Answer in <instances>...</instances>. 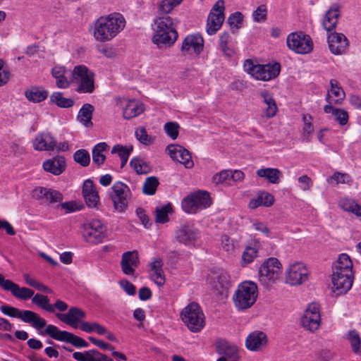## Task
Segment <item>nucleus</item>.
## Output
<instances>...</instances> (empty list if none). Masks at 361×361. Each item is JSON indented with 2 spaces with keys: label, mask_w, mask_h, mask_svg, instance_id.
<instances>
[{
  "label": "nucleus",
  "mask_w": 361,
  "mask_h": 361,
  "mask_svg": "<svg viewBox=\"0 0 361 361\" xmlns=\"http://www.w3.org/2000/svg\"><path fill=\"white\" fill-rule=\"evenodd\" d=\"M126 25L124 17L118 13L100 17L93 23L92 34L94 39L101 42H108L121 32Z\"/></svg>",
  "instance_id": "1"
},
{
  "label": "nucleus",
  "mask_w": 361,
  "mask_h": 361,
  "mask_svg": "<svg viewBox=\"0 0 361 361\" xmlns=\"http://www.w3.org/2000/svg\"><path fill=\"white\" fill-rule=\"evenodd\" d=\"M258 297V287L251 281L240 283L234 292L232 300L238 310H246L250 308Z\"/></svg>",
  "instance_id": "2"
},
{
  "label": "nucleus",
  "mask_w": 361,
  "mask_h": 361,
  "mask_svg": "<svg viewBox=\"0 0 361 361\" xmlns=\"http://www.w3.org/2000/svg\"><path fill=\"white\" fill-rule=\"evenodd\" d=\"M76 85L75 91L91 94L94 90V73L85 65L75 66L71 71V83Z\"/></svg>",
  "instance_id": "3"
},
{
  "label": "nucleus",
  "mask_w": 361,
  "mask_h": 361,
  "mask_svg": "<svg viewBox=\"0 0 361 361\" xmlns=\"http://www.w3.org/2000/svg\"><path fill=\"white\" fill-rule=\"evenodd\" d=\"M183 322L192 332H200L205 326V316L201 307L195 302L189 303L180 312Z\"/></svg>",
  "instance_id": "4"
},
{
  "label": "nucleus",
  "mask_w": 361,
  "mask_h": 361,
  "mask_svg": "<svg viewBox=\"0 0 361 361\" xmlns=\"http://www.w3.org/2000/svg\"><path fill=\"white\" fill-rule=\"evenodd\" d=\"M211 204L209 193L204 190H197L183 199L181 207L185 213L194 214L208 208Z\"/></svg>",
  "instance_id": "5"
},
{
  "label": "nucleus",
  "mask_w": 361,
  "mask_h": 361,
  "mask_svg": "<svg viewBox=\"0 0 361 361\" xmlns=\"http://www.w3.org/2000/svg\"><path fill=\"white\" fill-rule=\"evenodd\" d=\"M0 310L6 316L18 318L25 323L30 324L33 328L37 330L43 329L47 325V322L44 318L31 310H20L7 305H1Z\"/></svg>",
  "instance_id": "6"
},
{
  "label": "nucleus",
  "mask_w": 361,
  "mask_h": 361,
  "mask_svg": "<svg viewBox=\"0 0 361 361\" xmlns=\"http://www.w3.org/2000/svg\"><path fill=\"white\" fill-rule=\"evenodd\" d=\"M282 273V266L278 259L270 257L265 260L258 270V279L264 287L276 282Z\"/></svg>",
  "instance_id": "7"
},
{
  "label": "nucleus",
  "mask_w": 361,
  "mask_h": 361,
  "mask_svg": "<svg viewBox=\"0 0 361 361\" xmlns=\"http://www.w3.org/2000/svg\"><path fill=\"white\" fill-rule=\"evenodd\" d=\"M288 48L298 54H307L313 50L311 37L302 32L290 33L286 38Z\"/></svg>",
  "instance_id": "8"
},
{
  "label": "nucleus",
  "mask_w": 361,
  "mask_h": 361,
  "mask_svg": "<svg viewBox=\"0 0 361 361\" xmlns=\"http://www.w3.org/2000/svg\"><path fill=\"white\" fill-rule=\"evenodd\" d=\"M82 236L86 242L98 244L106 238L107 229L100 220L92 219L82 225Z\"/></svg>",
  "instance_id": "9"
},
{
  "label": "nucleus",
  "mask_w": 361,
  "mask_h": 361,
  "mask_svg": "<svg viewBox=\"0 0 361 361\" xmlns=\"http://www.w3.org/2000/svg\"><path fill=\"white\" fill-rule=\"evenodd\" d=\"M44 332L53 339L69 343L78 348H87L89 346V343L81 337L66 331H61L58 327L52 324L47 326Z\"/></svg>",
  "instance_id": "10"
},
{
  "label": "nucleus",
  "mask_w": 361,
  "mask_h": 361,
  "mask_svg": "<svg viewBox=\"0 0 361 361\" xmlns=\"http://www.w3.org/2000/svg\"><path fill=\"white\" fill-rule=\"evenodd\" d=\"M224 1L218 0L212 8L207 22V32L209 35H213L221 27L224 20Z\"/></svg>",
  "instance_id": "11"
},
{
  "label": "nucleus",
  "mask_w": 361,
  "mask_h": 361,
  "mask_svg": "<svg viewBox=\"0 0 361 361\" xmlns=\"http://www.w3.org/2000/svg\"><path fill=\"white\" fill-rule=\"evenodd\" d=\"M320 306L316 302L310 303L300 318L302 326L307 331L314 332L321 325Z\"/></svg>",
  "instance_id": "12"
},
{
  "label": "nucleus",
  "mask_w": 361,
  "mask_h": 361,
  "mask_svg": "<svg viewBox=\"0 0 361 361\" xmlns=\"http://www.w3.org/2000/svg\"><path fill=\"white\" fill-rule=\"evenodd\" d=\"M111 189V198L114 208L119 212H123L127 208L130 197V190L128 186L118 181L114 184Z\"/></svg>",
  "instance_id": "13"
},
{
  "label": "nucleus",
  "mask_w": 361,
  "mask_h": 361,
  "mask_svg": "<svg viewBox=\"0 0 361 361\" xmlns=\"http://www.w3.org/2000/svg\"><path fill=\"white\" fill-rule=\"evenodd\" d=\"M308 270L302 262L290 264L286 272V281L291 286L300 285L308 279Z\"/></svg>",
  "instance_id": "14"
},
{
  "label": "nucleus",
  "mask_w": 361,
  "mask_h": 361,
  "mask_svg": "<svg viewBox=\"0 0 361 361\" xmlns=\"http://www.w3.org/2000/svg\"><path fill=\"white\" fill-rule=\"evenodd\" d=\"M175 238L180 243L191 246L200 238V232L192 224L185 223L177 227Z\"/></svg>",
  "instance_id": "15"
},
{
  "label": "nucleus",
  "mask_w": 361,
  "mask_h": 361,
  "mask_svg": "<svg viewBox=\"0 0 361 361\" xmlns=\"http://www.w3.org/2000/svg\"><path fill=\"white\" fill-rule=\"evenodd\" d=\"M353 272H341L333 270L331 280L334 292L337 295L347 293L353 286Z\"/></svg>",
  "instance_id": "16"
},
{
  "label": "nucleus",
  "mask_w": 361,
  "mask_h": 361,
  "mask_svg": "<svg viewBox=\"0 0 361 361\" xmlns=\"http://www.w3.org/2000/svg\"><path fill=\"white\" fill-rule=\"evenodd\" d=\"M0 287L4 290L10 291L16 298L21 300H27L32 298L35 293L32 289L20 287L12 281L6 279L1 274H0Z\"/></svg>",
  "instance_id": "17"
},
{
  "label": "nucleus",
  "mask_w": 361,
  "mask_h": 361,
  "mask_svg": "<svg viewBox=\"0 0 361 361\" xmlns=\"http://www.w3.org/2000/svg\"><path fill=\"white\" fill-rule=\"evenodd\" d=\"M216 353L221 355L216 361H240L239 350L235 345L226 340H219L216 343Z\"/></svg>",
  "instance_id": "18"
},
{
  "label": "nucleus",
  "mask_w": 361,
  "mask_h": 361,
  "mask_svg": "<svg viewBox=\"0 0 361 361\" xmlns=\"http://www.w3.org/2000/svg\"><path fill=\"white\" fill-rule=\"evenodd\" d=\"M204 48V39L201 35L192 34L186 36L183 41L181 51L187 54L199 55Z\"/></svg>",
  "instance_id": "19"
},
{
  "label": "nucleus",
  "mask_w": 361,
  "mask_h": 361,
  "mask_svg": "<svg viewBox=\"0 0 361 361\" xmlns=\"http://www.w3.org/2000/svg\"><path fill=\"white\" fill-rule=\"evenodd\" d=\"M166 150L173 160L183 164L185 168L191 169L194 166L189 151L182 146L171 144L167 146Z\"/></svg>",
  "instance_id": "20"
},
{
  "label": "nucleus",
  "mask_w": 361,
  "mask_h": 361,
  "mask_svg": "<svg viewBox=\"0 0 361 361\" xmlns=\"http://www.w3.org/2000/svg\"><path fill=\"white\" fill-rule=\"evenodd\" d=\"M56 317L62 322L70 326L77 329L80 327L79 324L84 322L83 319L86 317V313L81 309L73 307L68 310L67 313H57Z\"/></svg>",
  "instance_id": "21"
},
{
  "label": "nucleus",
  "mask_w": 361,
  "mask_h": 361,
  "mask_svg": "<svg viewBox=\"0 0 361 361\" xmlns=\"http://www.w3.org/2000/svg\"><path fill=\"white\" fill-rule=\"evenodd\" d=\"M33 148L37 151H54L56 140L49 132L38 133L32 140Z\"/></svg>",
  "instance_id": "22"
},
{
  "label": "nucleus",
  "mask_w": 361,
  "mask_h": 361,
  "mask_svg": "<svg viewBox=\"0 0 361 361\" xmlns=\"http://www.w3.org/2000/svg\"><path fill=\"white\" fill-rule=\"evenodd\" d=\"M329 47L334 55H340L345 53L348 47V40L342 33L333 32L328 36Z\"/></svg>",
  "instance_id": "23"
},
{
  "label": "nucleus",
  "mask_w": 361,
  "mask_h": 361,
  "mask_svg": "<svg viewBox=\"0 0 361 361\" xmlns=\"http://www.w3.org/2000/svg\"><path fill=\"white\" fill-rule=\"evenodd\" d=\"M32 196L38 200L49 203H56L63 200V195L61 192L44 187H37L35 188L32 190Z\"/></svg>",
  "instance_id": "24"
},
{
  "label": "nucleus",
  "mask_w": 361,
  "mask_h": 361,
  "mask_svg": "<svg viewBox=\"0 0 361 361\" xmlns=\"http://www.w3.org/2000/svg\"><path fill=\"white\" fill-rule=\"evenodd\" d=\"M154 34L152 37V42L157 46L158 48H162L165 47L172 46L178 38L177 31H171L161 30V29H154Z\"/></svg>",
  "instance_id": "25"
},
{
  "label": "nucleus",
  "mask_w": 361,
  "mask_h": 361,
  "mask_svg": "<svg viewBox=\"0 0 361 361\" xmlns=\"http://www.w3.org/2000/svg\"><path fill=\"white\" fill-rule=\"evenodd\" d=\"M280 71L281 66L279 63L257 65L255 79L264 81L271 80L279 75Z\"/></svg>",
  "instance_id": "26"
},
{
  "label": "nucleus",
  "mask_w": 361,
  "mask_h": 361,
  "mask_svg": "<svg viewBox=\"0 0 361 361\" xmlns=\"http://www.w3.org/2000/svg\"><path fill=\"white\" fill-rule=\"evenodd\" d=\"M139 257L137 251H128L122 255L121 267L124 274L133 276L135 268L139 265Z\"/></svg>",
  "instance_id": "27"
},
{
  "label": "nucleus",
  "mask_w": 361,
  "mask_h": 361,
  "mask_svg": "<svg viewBox=\"0 0 361 361\" xmlns=\"http://www.w3.org/2000/svg\"><path fill=\"white\" fill-rule=\"evenodd\" d=\"M268 342L267 336L263 331H255L250 333L245 341L246 348L252 351H259Z\"/></svg>",
  "instance_id": "28"
},
{
  "label": "nucleus",
  "mask_w": 361,
  "mask_h": 361,
  "mask_svg": "<svg viewBox=\"0 0 361 361\" xmlns=\"http://www.w3.org/2000/svg\"><path fill=\"white\" fill-rule=\"evenodd\" d=\"M82 195L89 207L94 208L99 202L98 192L90 179H87L83 183Z\"/></svg>",
  "instance_id": "29"
},
{
  "label": "nucleus",
  "mask_w": 361,
  "mask_h": 361,
  "mask_svg": "<svg viewBox=\"0 0 361 361\" xmlns=\"http://www.w3.org/2000/svg\"><path fill=\"white\" fill-rule=\"evenodd\" d=\"M42 167L47 172L55 176H59L66 169V159L63 157L57 155L51 159L45 160L43 162Z\"/></svg>",
  "instance_id": "30"
},
{
  "label": "nucleus",
  "mask_w": 361,
  "mask_h": 361,
  "mask_svg": "<svg viewBox=\"0 0 361 361\" xmlns=\"http://www.w3.org/2000/svg\"><path fill=\"white\" fill-rule=\"evenodd\" d=\"M71 71L61 66H56L51 69V75L56 80V85L59 88L66 89L70 87L71 78L69 79L68 75H71Z\"/></svg>",
  "instance_id": "31"
},
{
  "label": "nucleus",
  "mask_w": 361,
  "mask_h": 361,
  "mask_svg": "<svg viewBox=\"0 0 361 361\" xmlns=\"http://www.w3.org/2000/svg\"><path fill=\"white\" fill-rule=\"evenodd\" d=\"M340 16V6L337 4H334L326 13L322 24L324 28L327 32H331L336 28Z\"/></svg>",
  "instance_id": "32"
},
{
  "label": "nucleus",
  "mask_w": 361,
  "mask_h": 361,
  "mask_svg": "<svg viewBox=\"0 0 361 361\" xmlns=\"http://www.w3.org/2000/svg\"><path fill=\"white\" fill-rule=\"evenodd\" d=\"M330 85L331 89L326 94V101L331 105L333 102L335 104H341L345 97L344 90L336 79H331L330 80Z\"/></svg>",
  "instance_id": "33"
},
{
  "label": "nucleus",
  "mask_w": 361,
  "mask_h": 361,
  "mask_svg": "<svg viewBox=\"0 0 361 361\" xmlns=\"http://www.w3.org/2000/svg\"><path fill=\"white\" fill-rule=\"evenodd\" d=\"M123 116L125 119H130L137 116L144 111L142 104L135 100H124L122 102Z\"/></svg>",
  "instance_id": "34"
},
{
  "label": "nucleus",
  "mask_w": 361,
  "mask_h": 361,
  "mask_svg": "<svg viewBox=\"0 0 361 361\" xmlns=\"http://www.w3.org/2000/svg\"><path fill=\"white\" fill-rule=\"evenodd\" d=\"M261 247L259 242L257 240H252L245 248L242 254L241 263L243 266L250 264L258 256V252Z\"/></svg>",
  "instance_id": "35"
},
{
  "label": "nucleus",
  "mask_w": 361,
  "mask_h": 361,
  "mask_svg": "<svg viewBox=\"0 0 361 361\" xmlns=\"http://www.w3.org/2000/svg\"><path fill=\"white\" fill-rule=\"evenodd\" d=\"M94 107L90 104H84L78 111L77 121L86 128L93 126L92 122Z\"/></svg>",
  "instance_id": "36"
},
{
  "label": "nucleus",
  "mask_w": 361,
  "mask_h": 361,
  "mask_svg": "<svg viewBox=\"0 0 361 361\" xmlns=\"http://www.w3.org/2000/svg\"><path fill=\"white\" fill-rule=\"evenodd\" d=\"M257 175L272 184H278L283 176L281 171L276 168L259 169L257 171Z\"/></svg>",
  "instance_id": "37"
},
{
  "label": "nucleus",
  "mask_w": 361,
  "mask_h": 361,
  "mask_svg": "<svg viewBox=\"0 0 361 361\" xmlns=\"http://www.w3.org/2000/svg\"><path fill=\"white\" fill-rule=\"evenodd\" d=\"M48 95L49 92L42 87H32L25 92V96L27 99L35 103L45 100Z\"/></svg>",
  "instance_id": "38"
},
{
  "label": "nucleus",
  "mask_w": 361,
  "mask_h": 361,
  "mask_svg": "<svg viewBox=\"0 0 361 361\" xmlns=\"http://www.w3.org/2000/svg\"><path fill=\"white\" fill-rule=\"evenodd\" d=\"M212 288L218 293H221L230 287V276L226 271H221L214 277L211 282Z\"/></svg>",
  "instance_id": "39"
},
{
  "label": "nucleus",
  "mask_w": 361,
  "mask_h": 361,
  "mask_svg": "<svg viewBox=\"0 0 361 361\" xmlns=\"http://www.w3.org/2000/svg\"><path fill=\"white\" fill-rule=\"evenodd\" d=\"M259 94L262 98L264 103L267 105L265 111L266 116L268 118L274 116L277 111V106L272 94L269 91L264 90L260 92Z\"/></svg>",
  "instance_id": "40"
},
{
  "label": "nucleus",
  "mask_w": 361,
  "mask_h": 361,
  "mask_svg": "<svg viewBox=\"0 0 361 361\" xmlns=\"http://www.w3.org/2000/svg\"><path fill=\"white\" fill-rule=\"evenodd\" d=\"M324 111L326 114H332L341 126H345L348 121V114L344 109H336L331 104H326L324 107Z\"/></svg>",
  "instance_id": "41"
},
{
  "label": "nucleus",
  "mask_w": 361,
  "mask_h": 361,
  "mask_svg": "<svg viewBox=\"0 0 361 361\" xmlns=\"http://www.w3.org/2000/svg\"><path fill=\"white\" fill-rule=\"evenodd\" d=\"M333 270L341 272H353V262L350 257L347 254H341L338 256Z\"/></svg>",
  "instance_id": "42"
},
{
  "label": "nucleus",
  "mask_w": 361,
  "mask_h": 361,
  "mask_svg": "<svg viewBox=\"0 0 361 361\" xmlns=\"http://www.w3.org/2000/svg\"><path fill=\"white\" fill-rule=\"evenodd\" d=\"M108 148L106 142H99L92 149V162L94 164L99 166L104 164L106 157L104 152Z\"/></svg>",
  "instance_id": "43"
},
{
  "label": "nucleus",
  "mask_w": 361,
  "mask_h": 361,
  "mask_svg": "<svg viewBox=\"0 0 361 361\" xmlns=\"http://www.w3.org/2000/svg\"><path fill=\"white\" fill-rule=\"evenodd\" d=\"M130 165L137 174H147L152 170V167L147 161L138 157L133 158L130 161Z\"/></svg>",
  "instance_id": "44"
},
{
  "label": "nucleus",
  "mask_w": 361,
  "mask_h": 361,
  "mask_svg": "<svg viewBox=\"0 0 361 361\" xmlns=\"http://www.w3.org/2000/svg\"><path fill=\"white\" fill-rule=\"evenodd\" d=\"M154 28L156 30L161 29L164 30L176 31L173 20L170 16L157 17L154 20Z\"/></svg>",
  "instance_id": "45"
},
{
  "label": "nucleus",
  "mask_w": 361,
  "mask_h": 361,
  "mask_svg": "<svg viewBox=\"0 0 361 361\" xmlns=\"http://www.w3.org/2000/svg\"><path fill=\"white\" fill-rule=\"evenodd\" d=\"M133 151V146H123L121 145H116L113 147L111 149L112 154H118L121 159V167L124 166L129 158V156Z\"/></svg>",
  "instance_id": "46"
},
{
  "label": "nucleus",
  "mask_w": 361,
  "mask_h": 361,
  "mask_svg": "<svg viewBox=\"0 0 361 361\" xmlns=\"http://www.w3.org/2000/svg\"><path fill=\"white\" fill-rule=\"evenodd\" d=\"M339 204L343 210L350 212L358 216H361V206L354 200L350 198H343L341 200Z\"/></svg>",
  "instance_id": "47"
},
{
  "label": "nucleus",
  "mask_w": 361,
  "mask_h": 361,
  "mask_svg": "<svg viewBox=\"0 0 361 361\" xmlns=\"http://www.w3.org/2000/svg\"><path fill=\"white\" fill-rule=\"evenodd\" d=\"M346 338L350 345L353 352L358 355H361V339L355 330L350 331Z\"/></svg>",
  "instance_id": "48"
},
{
  "label": "nucleus",
  "mask_w": 361,
  "mask_h": 361,
  "mask_svg": "<svg viewBox=\"0 0 361 361\" xmlns=\"http://www.w3.org/2000/svg\"><path fill=\"white\" fill-rule=\"evenodd\" d=\"M155 215V221L158 224H164L169 221V214L172 212V206L171 204H165L161 207H157Z\"/></svg>",
  "instance_id": "49"
},
{
  "label": "nucleus",
  "mask_w": 361,
  "mask_h": 361,
  "mask_svg": "<svg viewBox=\"0 0 361 361\" xmlns=\"http://www.w3.org/2000/svg\"><path fill=\"white\" fill-rule=\"evenodd\" d=\"M32 304L39 307L40 308L49 312H54V306L49 303V299L47 296L42 294L37 293L32 298Z\"/></svg>",
  "instance_id": "50"
},
{
  "label": "nucleus",
  "mask_w": 361,
  "mask_h": 361,
  "mask_svg": "<svg viewBox=\"0 0 361 361\" xmlns=\"http://www.w3.org/2000/svg\"><path fill=\"white\" fill-rule=\"evenodd\" d=\"M135 135L137 140L144 145H151L155 141V137L149 135L145 127H138L135 129Z\"/></svg>",
  "instance_id": "51"
},
{
  "label": "nucleus",
  "mask_w": 361,
  "mask_h": 361,
  "mask_svg": "<svg viewBox=\"0 0 361 361\" xmlns=\"http://www.w3.org/2000/svg\"><path fill=\"white\" fill-rule=\"evenodd\" d=\"M51 102L61 108H69L73 106L74 101L71 98H66L61 92H54L50 97Z\"/></svg>",
  "instance_id": "52"
},
{
  "label": "nucleus",
  "mask_w": 361,
  "mask_h": 361,
  "mask_svg": "<svg viewBox=\"0 0 361 361\" xmlns=\"http://www.w3.org/2000/svg\"><path fill=\"white\" fill-rule=\"evenodd\" d=\"M222 249L228 252L233 253L239 246L240 240L238 238H232L226 235H224L221 238Z\"/></svg>",
  "instance_id": "53"
},
{
  "label": "nucleus",
  "mask_w": 361,
  "mask_h": 361,
  "mask_svg": "<svg viewBox=\"0 0 361 361\" xmlns=\"http://www.w3.org/2000/svg\"><path fill=\"white\" fill-rule=\"evenodd\" d=\"M159 185V182L156 176L147 177L142 185V192L145 195H153Z\"/></svg>",
  "instance_id": "54"
},
{
  "label": "nucleus",
  "mask_w": 361,
  "mask_h": 361,
  "mask_svg": "<svg viewBox=\"0 0 361 361\" xmlns=\"http://www.w3.org/2000/svg\"><path fill=\"white\" fill-rule=\"evenodd\" d=\"M23 279L27 285L37 289L39 291H42L47 293H52V290L51 288H49L48 286H45L40 281L32 278L28 274H24Z\"/></svg>",
  "instance_id": "55"
},
{
  "label": "nucleus",
  "mask_w": 361,
  "mask_h": 361,
  "mask_svg": "<svg viewBox=\"0 0 361 361\" xmlns=\"http://www.w3.org/2000/svg\"><path fill=\"white\" fill-rule=\"evenodd\" d=\"M73 159L82 166H87L90 163V154L84 149L77 150L73 154Z\"/></svg>",
  "instance_id": "56"
},
{
  "label": "nucleus",
  "mask_w": 361,
  "mask_h": 361,
  "mask_svg": "<svg viewBox=\"0 0 361 361\" xmlns=\"http://www.w3.org/2000/svg\"><path fill=\"white\" fill-rule=\"evenodd\" d=\"M331 180L336 182V184H348L351 185L352 178L351 177L345 173L335 172L331 177L327 178V182L330 183Z\"/></svg>",
  "instance_id": "57"
},
{
  "label": "nucleus",
  "mask_w": 361,
  "mask_h": 361,
  "mask_svg": "<svg viewBox=\"0 0 361 361\" xmlns=\"http://www.w3.org/2000/svg\"><path fill=\"white\" fill-rule=\"evenodd\" d=\"M183 0H163L159 5V11L162 13L167 14L179 5Z\"/></svg>",
  "instance_id": "58"
},
{
  "label": "nucleus",
  "mask_w": 361,
  "mask_h": 361,
  "mask_svg": "<svg viewBox=\"0 0 361 361\" xmlns=\"http://www.w3.org/2000/svg\"><path fill=\"white\" fill-rule=\"evenodd\" d=\"M179 128L180 126L176 122H168L164 126L165 133L172 140H176L178 137Z\"/></svg>",
  "instance_id": "59"
},
{
  "label": "nucleus",
  "mask_w": 361,
  "mask_h": 361,
  "mask_svg": "<svg viewBox=\"0 0 361 361\" xmlns=\"http://www.w3.org/2000/svg\"><path fill=\"white\" fill-rule=\"evenodd\" d=\"M213 180L216 184H231V171L224 170L218 173H216L213 177Z\"/></svg>",
  "instance_id": "60"
},
{
  "label": "nucleus",
  "mask_w": 361,
  "mask_h": 361,
  "mask_svg": "<svg viewBox=\"0 0 361 361\" xmlns=\"http://www.w3.org/2000/svg\"><path fill=\"white\" fill-rule=\"evenodd\" d=\"M230 40V35L227 32H224L219 36V46L221 50L225 54H228V51H229L228 48V42Z\"/></svg>",
  "instance_id": "61"
},
{
  "label": "nucleus",
  "mask_w": 361,
  "mask_h": 361,
  "mask_svg": "<svg viewBox=\"0 0 361 361\" xmlns=\"http://www.w3.org/2000/svg\"><path fill=\"white\" fill-rule=\"evenodd\" d=\"M11 73L7 68L4 67V62L0 59V87L6 85L10 80Z\"/></svg>",
  "instance_id": "62"
},
{
  "label": "nucleus",
  "mask_w": 361,
  "mask_h": 361,
  "mask_svg": "<svg viewBox=\"0 0 361 361\" xmlns=\"http://www.w3.org/2000/svg\"><path fill=\"white\" fill-rule=\"evenodd\" d=\"M267 7L265 5L259 6L257 9L253 12L252 16L255 22H260L264 20L267 17Z\"/></svg>",
  "instance_id": "63"
},
{
  "label": "nucleus",
  "mask_w": 361,
  "mask_h": 361,
  "mask_svg": "<svg viewBox=\"0 0 361 361\" xmlns=\"http://www.w3.org/2000/svg\"><path fill=\"white\" fill-rule=\"evenodd\" d=\"M151 278L158 286H164L166 282L163 269L161 271H152Z\"/></svg>",
  "instance_id": "64"
}]
</instances>
